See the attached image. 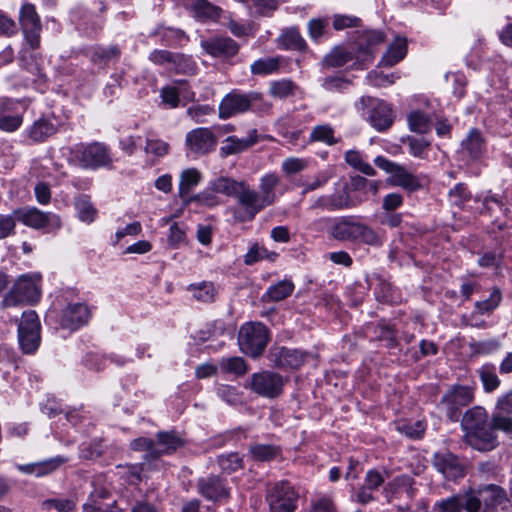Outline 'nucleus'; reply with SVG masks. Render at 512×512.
Wrapping results in <instances>:
<instances>
[{"label":"nucleus","instance_id":"1","mask_svg":"<svg viewBox=\"0 0 512 512\" xmlns=\"http://www.w3.org/2000/svg\"><path fill=\"white\" fill-rule=\"evenodd\" d=\"M461 427L463 441L480 452H490L499 446L498 430L512 438V418L501 413H493L489 418L487 411L480 406L465 412Z\"/></svg>","mask_w":512,"mask_h":512},{"label":"nucleus","instance_id":"2","mask_svg":"<svg viewBox=\"0 0 512 512\" xmlns=\"http://www.w3.org/2000/svg\"><path fill=\"white\" fill-rule=\"evenodd\" d=\"M277 173L271 172L263 175L259 180V191L251 188L246 183L245 208H231L230 211L235 221L243 223L252 221L255 216L276 201V188L280 184Z\"/></svg>","mask_w":512,"mask_h":512},{"label":"nucleus","instance_id":"3","mask_svg":"<svg viewBox=\"0 0 512 512\" xmlns=\"http://www.w3.org/2000/svg\"><path fill=\"white\" fill-rule=\"evenodd\" d=\"M269 340L270 331L260 322L245 323L238 333L241 351L254 359L263 354Z\"/></svg>","mask_w":512,"mask_h":512},{"label":"nucleus","instance_id":"4","mask_svg":"<svg viewBox=\"0 0 512 512\" xmlns=\"http://www.w3.org/2000/svg\"><path fill=\"white\" fill-rule=\"evenodd\" d=\"M73 154L83 169L97 170L113 163L110 148L98 141L75 145Z\"/></svg>","mask_w":512,"mask_h":512},{"label":"nucleus","instance_id":"5","mask_svg":"<svg viewBox=\"0 0 512 512\" xmlns=\"http://www.w3.org/2000/svg\"><path fill=\"white\" fill-rule=\"evenodd\" d=\"M288 382V377L271 370H262L250 376L246 387L260 397L276 399L283 394Z\"/></svg>","mask_w":512,"mask_h":512},{"label":"nucleus","instance_id":"6","mask_svg":"<svg viewBox=\"0 0 512 512\" xmlns=\"http://www.w3.org/2000/svg\"><path fill=\"white\" fill-rule=\"evenodd\" d=\"M263 99V95L256 91L242 93L239 90H232L226 94L219 104V117L229 119L235 115L254 110Z\"/></svg>","mask_w":512,"mask_h":512},{"label":"nucleus","instance_id":"7","mask_svg":"<svg viewBox=\"0 0 512 512\" xmlns=\"http://www.w3.org/2000/svg\"><path fill=\"white\" fill-rule=\"evenodd\" d=\"M298 499V492L286 480L275 482L267 487L266 502L271 512H294Z\"/></svg>","mask_w":512,"mask_h":512},{"label":"nucleus","instance_id":"8","mask_svg":"<svg viewBox=\"0 0 512 512\" xmlns=\"http://www.w3.org/2000/svg\"><path fill=\"white\" fill-rule=\"evenodd\" d=\"M354 206L348 184L346 182H338L335 183L332 193L311 198L309 210L332 212L350 209Z\"/></svg>","mask_w":512,"mask_h":512},{"label":"nucleus","instance_id":"9","mask_svg":"<svg viewBox=\"0 0 512 512\" xmlns=\"http://www.w3.org/2000/svg\"><path fill=\"white\" fill-rule=\"evenodd\" d=\"M375 165L389 173L387 183L391 186L401 187L409 192H414L422 188V182L419 176L409 172L404 166L395 163L384 156H377L374 159Z\"/></svg>","mask_w":512,"mask_h":512},{"label":"nucleus","instance_id":"10","mask_svg":"<svg viewBox=\"0 0 512 512\" xmlns=\"http://www.w3.org/2000/svg\"><path fill=\"white\" fill-rule=\"evenodd\" d=\"M40 321L33 310L24 311L18 325V341L24 354H34L41 342Z\"/></svg>","mask_w":512,"mask_h":512},{"label":"nucleus","instance_id":"11","mask_svg":"<svg viewBox=\"0 0 512 512\" xmlns=\"http://www.w3.org/2000/svg\"><path fill=\"white\" fill-rule=\"evenodd\" d=\"M359 105L362 110L367 109V119L377 131L389 129L394 121V114L391 106L384 100L364 96L360 99Z\"/></svg>","mask_w":512,"mask_h":512},{"label":"nucleus","instance_id":"12","mask_svg":"<svg viewBox=\"0 0 512 512\" xmlns=\"http://www.w3.org/2000/svg\"><path fill=\"white\" fill-rule=\"evenodd\" d=\"M469 491L478 499L476 512H494L498 507L509 510L511 506L505 489L498 485L489 484L478 490L469 489Z\"/></svg>","mask_w":512,"mask_h":512},{"label":"nucleus","instance_id":"13","mask_svg":"<svg viewBox=\"0 0 512 512\" xmlns=\"http://www.w3.org/2000/svg\"><path fill=\"white\" fill-rule=\"evenodd\" d=\"M217 136L207 127L192 129L186 134L185 149L188 155L204 156L215 150Z\"/></svg>","mask_w":512,"mask_h":512},{"label":"nucleus","instance_id":"14","mask_svg":"<svg viewBox=\"0 0 512 512\" xmlns=\"http://www.w3.org/2000/svg\"><path fill=\"white\" fill-rule=\"evenodd\" d=\"M474 398L473 389L469 386H453L442 397L440 406L445 410L451 421L458 419L460 410L469 405Z\"/></svg>","mask_w":512,"mask_h":512},{"label":"nucleus","instance_id":"15","mask_svg":"<svg viewBox=\"0 0 512 512\" xmlns=\"http://www.w3.org/2000/svg\"><path fill=\"white\" fill-rule=\"evenodd\" d=\"M387 477H389V473L386 470L383 473L376 469L368 470L362 485L358 488L352 487L351 501L362 505L373 502L376 499L375 492L384 484Z\"/></svg>","mask_w":512,"mask_h":512},{"label":"nucleus","instance_id":"16","mask_svg":"<svg viewBox=\"0 0 512 512\" xmlns=\"http://www.w3.org/2000/svg\"><path fill=\"white\" fill-rule=\"evenodd\" d=\"M40 297L39 288L32 277L20 276L13 288L2 300L3 307L16 306L23 302H35Z\"/></svg>","mask_w":512,"mask_h":512},{"label":"nucleus","instance_id":"17","mask_svg":"<svg viewBox=\"0 0 512 512\" xmlns=\"http://www.w3.org/2000/svg\"><path fill=\"white\" fill-rule=\"evenodd\" d=\"M14 215L18 221L34 229L55 230L61 226L58 215L45 213L35 207L16 209Z\"/></svg>","mask_w":512,"mask_h":512},{"label":"nucleus","instance_id":"18","mask_svg":"<svg viewBox=\"0 0 512 512\" xmlns=\"http://www.w3.org/2000/svg\"><path fill=\"white\" fill-rule=\"evenodd\" d=\"M19 23L30 47L37 49L40 44L41 23L33 4L22 5L19 12Z\"/></svg>","mask_w":512,"mask_h":512},{"label":"nucleus","instance_id":"19","mask_svg":"<svg viewBox=\"0 0 512 512\" xmlns=\"http://www.w3.org/2000/svg\"><path fill=\"white\" fill-rule=\"evenodd\" d=\"M307 354L298 350L290 349L284 346H273L268 352V360L277 368L290 370L298 369L306 360Z\"/></svg>","mask_w":512,"mask_h":512},{"label":"nucleus","instance_id":"20","mask_svg":"<svg viewBox=\"0 0 512 512\" xmlns=\"http://www.w3.org/2000/svg\"><path fill=\"white\" fill-rule=\"evenodd\" d=\"M478 499L470 493L469 489L463 493L453 494L447 498L438 500L433 505L434 512H476Z\"/></svg>","mask_w":512,"mask_h":512},{"label":"nucleus","instance_id":"21","mask_svg":"<svg viewBox=\"0 0 512 512\" xmlns=\"http://www.w3.org/2000/svg\"><path fill=\"white\" fill-rule=\"evenodd\" d=\"M200 46L211 57L224 59L234 57L240 49L239 44L228 36H215L201 40Z\"/></svg>","mask_w":512,"mask_h":512},{"label":"nucleus","instance_id":"22","mask_svg":"<svg viewBox=\"0 0 512 512\" xmlns=\"http://www.w3.org/2000/svg\"><path fill=\"white\" fill-rule=\"evenodd\" d=\"M199 494L214 502L227 501L230 497V489L225 479L210 475L200 478L197 482Z\"/></svg>","mask_w":512,"mask_h":512},{"label":"nucleus","instance_id":"23","mask_svg":"<svg viewBox=\"0 0 512 512\" xmlns=\"http://www.w3.org/2000/svg\"><path fill=\"white\" fill-rule=\"evenodd\" d=\"M183 7L196 20L206 22H218L223 9L214 5L209 0H184Z\"/></svg>","mask_w":512,"mask_h":512},{"label":"nucleus","instance_id":"24","mask_svg":"<svg viewBox=\"0 0 512 512\" xmlns=\"http://www.w3.org/2000/svg\"><path fill=\"white\" fill-rule=\"evenodd\" d=\"M211 189L216 193L223 194L228 197H235L237 206L234 208H245V181H236L233 178L220 176L209 181Z\"/></svg>","mask_w":512,"mask_h":512},{"label":"nucleus","instance_id":"25","mask_svg":"<svg viewBox=\"0 0 512 512\" xmlns=\"http://www.w3.org/2000/svg\"><path fill=\"white\" fill-rule=\"evenodd\" d=\"M433 465L448 480H457L465 475V466L461 460L450 452L436 453Z\"/></svg>","mask_w":512,"mask_h":512},{"label":"nucleus","instance_id":"26","mask_svg":"<svg viewBox=\"0 0 512 512\" xmlns=\"http://www.w3.org/2000/svg\"><path fill=\"white\" fill-rule=\"evenodd\" d=\"M90 316L91 312L86 304H69L62 311L60 325L63 329L75 331L87 324Z\"/></svg>","mask_w":512,"mask_h":512},{"label":"nucleus","instance_id":"27","mask_svg":"<svg viewBox=\"0 0 512 512\" xmlns=\"http://www.w3.org/2000/svg\"><path fill=\"white\" fill-rule=\"evenodd\" d=\"M258 140L259 135L257 129H250L247 132V136L244 138L229 136L222 142V146L220 147V155L222 157H227L230 155L242 153L254 146Z\"/></svg>","mask_w":512,"mask_h":512},{"label":"nucleus","instance_id":"28","mask_svg":"<svg viewBox=\"0 0 512 512\" xmlns=\"http://www.w3.org/2000/svg\"><path fill=\"white\" fill-rule=\"evenodd\" d=\"M358 218L355 216H341L335 218L329 228L331 238L341 242H354Z\"/></svg>","mask_w":512,"mask_h":512},{"label":"nucleus","instance_id":"29","mask_svg":"<svg viewBox=\"0 0 512 512\" xmlns=\"http://www.w3.org/2000/svg\"><path fill=\"white\" fill-rule=\"evenodd\" d=\"M385 41V34L378 30H365L359 34L356 40L358 58L362 61L373 59L374 48Z\"/></svg>","mask_w":512,"mask_h":512},{"label":"nucleus","instance_id":"30","mask_svg":"<svg viewBox=\"0 0 512 512\" xmlns=\"http://www.w3.org/2000/svg\"><path fill=\"white\" fill-rule=\"evenodd\" d=\"M202 180L201 172L196 168H188L181 172L178 186V196L184 206L190 205L192 195L190 193L200 184Z\"/></svg>","mask_w":512,"mask_h":512},{"label":"nucleus","instance_id":"31","mask_svg":"<svg viewBox=\"0 0 512 512\" xmlns=\"http://www.w3.org/2000/svg\"><path fill=\"white\" fill-rule=\"evenodd\" d=\"M155 450L152 454L156 455V459L163 455H170L184 445V440L175 432H158L156 434Z\"/></svg>","mask_w":512,"mask_h":512},{"label":"nucleus","instance_id":"32","mask_svg":"<svg viewBox=\"0 0 512 512\" xmlns=\"http://www.w3.org/2000/svg\"><path fill=\"white\" fill-rule=\"evenodd\" d=\"M384 242V233H381L375 230L372 226L358 220L353 243L367 245L373 248H380L384 245Z\"/></svg>","mask_w":512,"mask_h":512},{"label":"nucleus","instance_id":"33","mask_svg":"<svg viewBox=\"0 0 512 512\" xmlns=\"http://www.w3.org/2000/svg\"><path fill=\"white\" fill-rule=\"evenodd\" d=\"M278 46L283 50L303 52L307 49V43L296 27H290L281 32L277 38Z\"/></svg>","mask_w":512,"mask_h":512},{"label":"nucleus","instance_id":"34","mask_svg":"<svg viewBox=\"0 0 512 512\" xmlns=\"http://www.w3.org/2000/svg\"><path fill=\"white\" fill-rule=\"evenodd\" d=\"M109 492L105 488H94L90 492L88 501L83 504V512H124V510L117 506L116 501L106 508L102 507L99 499H106Z\"/></svg>","mask_w":512,"mask_h":512},{"label":"nucleus","instance_id":"35","mask_svg":"<svg viewBox=\"0 0 512 512\" xmlns=\"http://www.w3.org/2000/svg\"><path fill=\"white\" fill-rule=\"evenodd\" d=\"M407 53L406 39L397 37L382 56L379 65L392 67L404 59Z\"/></svg>","mask_w":512,"mask_h":512},{"label":"nucleus","instance_id":"36","mask_svg":"<svg viewBox=\"0 0 512 512\" xmlns=\"http://www.w3.org/2000/svg\"><path fill=\"white\" fill-rule=\"evenodd\" d=\"M281 447L274 444L256 443L248 449L249 457L257 462H269L281 455Z\"/></svg>","mask_w":512,"mask_h":512},{"label":"nucleus","instance_id":"37","mask_svg":"<svg viewBox=\"0 0 512 512\" xmlns=\"http://www.w3.org/2000/svg\"><path fill=\"white\" fill-rule=\"evenodd\" d=\"M68 461H69V458H67V457L56 456V457L50 458L48 460H45V461H42L39 463L21 467V470L26 473L34 474V475L40 477V476H44V475L54 472L61 465L65 464Z\"/></svg>","mask_w":512,"mask_h":512},{"label":"nucleus","instance_id":"38","mask_svg":"<svg viewBox=\"0 0 512 512\" xmlns=\"http://www.w3.org/2000/svg\"><path fill=\"white\" fill-rule=\"evenodd\" d=\"M282 60L283 58L281 56L257 59L250 65V72L255 76H267L278 73Z\"/></svg>","mask_w":512,"mask_h":512},{"label":"nucleus","instance_id":"39","mask_svg":"<svg viewBox=\"0 0 512 512\" xmlns=\"http://www.w3.org/2000/svg\"><path fill=\"white\" fill-rule=\"evenodd\" d=\"M294 284L291 280H281L271 285L263 294L264 302H279L288 298L294 291Z\"/></svg>","mask_w":512,"mask_h":512},{"label":"nucleus","instance_id":"40","mask_svg":"<svg viewBox=\"0 0 512 512\" xmlns=\"http://www.w3.org/2000/svg\"><path fill=\"white\" fill-rule=\"evenodd\" d=\"M121 49L118 45L96 46L91 51V61L97 65H108L119 60Z\"/></svg>","mask_w":512,"mask_h":512},{"label":"nucleus","instance_id":"41","mask_svg":"<svg viewBox=\"0 0 512 512\" xmlns=\"http://www.w3.org/2000/svg\"><path fill=\"white\" fill-rule=\"evenodd\" d=\"M74 206L80 221L88 224L94 222L98 211L92 203L90 196L84 194L77 196L74 201Z\"/></svg>","mask_w":512,"mask_h":512},{"label":"nucleus","instance_id":"42","mask_svg":"<svg viewBox=\"0 0 512 512\" xmlns=\"http://www.w3.org/2000/svg\"><path fill=\"white\" fill-rule=\"evenodd\" d=\"M57 131L55 124L45 118H40L29 129V137L35 142H42Z\"/></svg>","mask_w":512,"mask_h":512},{"label":"nucleus","instance_id":"43","mask_svg":"<svg viewBox=\"0 0 512 512\" xmlns=\"http://www.w3.org/2000/svg\"><path fill=\"white\" fill-rule=\"evenodd\" d=\"M462 149L471 158H479L484 151V142L481 133L472 129L466 139L462 141Z\"/></svg>","mask_w":512,"mask_h":512},{"label":"nucleus","instance_id":"44","mask_svg":"<svg viewBox=\"0 0 512 512\" xmlns=\"http://www.w3.org/2000/svg\"><path fill=\"white\" fill-rule=\"evenodd\" d=\"M298 86L291 79H280L272 81L269 84V93L271 96L279 99H285L296 94Z\"/></svg>","mask_w":512,"mask_h":512},{"label":"nucleus","instance_id":"45","mask_svg":"<svg viewBox=\"0 0 512 512\" xmlns=\"http://www.w3.org/2000/svg\"><path fill=\"white\" fill-rule=\"evenodd\" d=\"M193 297L203 303H211L215 300L217 290L212 282H201L199 284H190L187 287Z\"/></svg>","mask_w":512,"mask_h":512},{"label":"nucleus","instance_id":"46","mask_svg":"<svg viewBox=\"0 0 512 512\" xmlns=\"http://www.w3.org/2000/svg\"><path fill=\"white\" fill-rule=\"evenodd\" d=\"M105 452L101 439L82 442L79 445V458L86 461H95Z\"/></svg>","mask_w":512,"mask_h":512},{"label":"nucleus","instance_id":"47","mask_svg":"<svg viewBox=\"0 0 512 512\" xmlns=\"http://www.w3.org/2000/svg\"><path fill=\"white\" fill-rule=\"evenodd\" d=\"M373 333L377 341H384L387 348H396L398 346L397 334L393 326L380 322L373 326Z\"/></svg>","mask_w":512,"mask_h":512},{"label":"nucleus","instance_id":"48","mask_svg":"<svg viewBox=\"0 0 512 512\" xmlns=\"http://www.w3.org/2000/svg\"><path fill=\"white\" fill-rule=\"evenodd\" d=\"M219 367L223 373L234 374L235 376H242L248 370L246 361L238 356L221 358Z\"/></svg>","mask_w":512,"mask_h":512},{"label":"nucleus","instance_id":"49","mask_svg":"<svg viewBox=\"0 0 512 512\" xmlns=\"http://www.w3.org/2000/svg\"><path fill=\"white\" fill-rule=\"evenodd\" d=\"M152 35L159 36L160 42L165 46H173L186 37L185 32L181 29L163 26L157 27Z\"/></svg>","mask_w":512,"mask_h":512},{"label":"nucleus","instance_id":"50","mask_svg":"<svg viewBox=\"0 0 512 512\" xmlns=\"http://www.w3.org/2000/svg\"><path fill=\"white\" fill-rule=\"evenodd\" d=\"M309 142H322L328 146L335 145L338 140L334 136V129L329 124H321L313 127L309 136Z\"/></svg>","mask_w":512,"mask_h":512},{"label":"nucleus","instance_id":"51","mask_svg":"<svg viewBox=\"0 0 512 512\" xmlns=\"http://www.w3.org/2000/svg\"><path fill=\"white\" fill-rule=\"evenodd\" d=\"M353 56L351 52L346 50L341 46H337L333 48L330 53H328L324 59L323 64L326 67L330 68H338L345 65L347 62L351 61Z\"/></svg>","mask_w":512,"mask_h":512},{"label":"nucleus","instance_id":"52","mask_svg":"<svg viewBox=\"0 0 512 512\" xmlns=\"http://www.w3.org/2000/svg\"><path fill=\"white\" fill-rule=\"evenodd\" d=\"M190 204L196 203L202 207L213 208L221 204V199L216 191L211 189L210 183L201 192L194 194L189 198Z\"/></svg>","mask_w":512,"mask_h":512},{"label":"nucleus","instance_id":"53","mask_svg":"<svg viewBox=\"0 0 512 512\" xmlns=\"http://www.w3.org/2000/svg\"><path fill=\"white\" fill-rule=\"evenodd\" d=\"M409 128L416 133L425 134L431 130V119L430 117L419 110L412 111L408 115Z\"/></svg>","mask_w":512,"mask_h":512},{"label":"nucleus","instance_id":"54","mask_svg":"<svg viewBox=\"0 0 512 512\" xmlns=\"http://www.w3.org/2000/svg\"><path fill=\"white\" fill-rule=\"evenodd\" d=\"M345 161L349 166L367 176H374L376 174V170L369 163L365 162L360 152L356 150L347 151L345 153Z\"/></svg>","mask_w":512,"mask_h":512},{"label":"nucleus","instance_id":"55","mask_svg":"<svg viewBox=\"0 0 512 512\" xmlns=\"http://www.w3.org/2000/svg\"><path fill=\"white\" fill-rule=\"evenodd\" d=\"M217 463L222 471L230 474L243 468V457L236 452L222 454L217 457Z\"/></svg>","mask_w":512,"mask_h":512},{"label":"nucleus","instance_id":"56","mask_svg":"<svg viewBox=\"0 0 512 512\" xmlns=\"http://www.w3.org/2000/svg\"><path fill=\"white\" fill-rule=\"evenodd\" d=\"M196 68V63L191 56L182 53L174 54L170 69L174 70L176 73L192 74L195 73Z\"/></svg>","mask_w":512,"mask_h":512},{"label":"nucleus","instance_id":"57","mask_svg":"<svg viewBox=\"0 0 512 512\" xmlns=\"http://www.w3.org/2000/svg\"><path fill=\"white\" fill-rule=\"evenodd\" d=\"M276 256L277 254L275 252H269L264 246L255 243L244 255V263L246 265H252L264 259H274Z\"/></svg>","mask_w":512,"mask_h":512},{"label":"nucleus","instance_id":"58","mask_svg":"<svg viewBox=\"0 0 512 512\" xmlns=\"http://www.w3.org/2000/svg\"><path fill=\"white\" fill-rule=\"evenodd\" d=\"M44 510H56L58 512H74L76 510V502L68 498H51L43 501Z\"/></svg>","mask_w":512,"mask_h":512},{"label":"nucleus","instance_id":"59","mask_svg":"<svg viewBox=\"0 0 512 512\" xmlns=\"http://www.w3.org/2000/svg\"><path fill=\"white\" fill-rule=\"evenodd\" d=\"M351 80L340 76V75H331L327 76L323 79L321 84L322 88L329 92H343L351 86Z\"/></svg>","mask_w":512,"mask_h":512},{"label":"nucleus","instance_id":"60","mask_svg":"<svg viewBox=\"0 0 512 512\" xmlns=\"http://www.w3.org/2000/svg\"><path fill=\"white\" fill-rule=\"evenodd\" d=\"M501 299V291L498 288H493L487 299L475 303V309L481 314L489 313L499 306Z\"/></svg>","mask_w":512,"mask_h":512},{"label":"nucleus","instance_id":"61","mask_svg":"<svg viewBox=\"0 0 512 512\" xmlns=\"http://www.w3.org/2000/svg\"><path fill=\"white\" fill-rule=\"evenodd\" d=\"M227 28L237 38L255 35V26L251 21L247 23H241L232 18H229L227 22Z\"/></svg>","mask_w":512,"mask_h":512},{"label":"nucleus","instance_id":"62","mask_svg":"<svg viewBox=\"0 0 512 512\" xmlns=\"http://www.w3.org/2000/svg\"><path fill=\"white\" fill-rule=\"evenodd\" d=\"M449 201L452 205L462 207L470 200L471 193L463 183H458L448 193Z\"/></svg>","mask_w":512,"mask_h":512},{"label":"nucleus","instance_id":"63","mask_svg":"<svg viewBox=\"0 0 512 512\" xmlns=\"http://www.w3.org/2000/svg\"><path fill=\"white\" fill-rule=\"evenodd\" d=\"M216 394L229 405H237L241 402V396L236 387L226 384L216 386Z\"/></svg>","mask_w":512,"mask_h":512},{"label":"nucleus","instance_id":"64","mask_svg":"<svg viewBox=\"0 0 512 512\" xmlns=\"http://www.w3.org/2000/svg\"><path fill=\"white\" fill-rule=\"evenodd\" d=\"M328 25L329 21L327 18L310 19L307 25L310 39L314 42H318L320 38L325 34Z\"/></svg>","mask_w":512,"mask_h":512}]
</instances>
